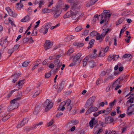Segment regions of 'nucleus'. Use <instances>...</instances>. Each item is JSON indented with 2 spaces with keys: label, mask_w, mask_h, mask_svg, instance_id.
<instances>
[{
  "label": "nucleus",
  "mask_w": 134,
  "mask_h": 134,
  "mask_svg": "<svg viewBox=\"0 0 134 134\" xmlns=\"http://www.w3.org/2000/svg\"><path fill=\"white\" fill-rule=\"evenodd\" d=\"M10 104L7 108L8 111H11L14 109L17 108L19 106L18 103H14L10 101Z\"/></svg>",
  "instance_id": "2"
},
{
  "label": "nucleus",
  "mask_w": 134,
  "mask_h": 134,
  "mask_svg": "<svg viewBox=\"0 0 134 134\" xmlns=\"http://www.w3.org/2000/svg\"><path fill=\"white\" fill-rule=\"evenodd\" d=\"M96 65V63L93 60H92L90 62L89 66L91 68H94Z\"/></svg>",
  "instance_id": "30"
},
{
  "label": "nucleus",
  "mask_w": 134,
  "mask_h": 134,
  "mask_svg": "<svg viewBox=\"0 0 134 134\" xmlns=\"http://www.w3.org/2000/svg\"><path fill=\"white\" fill-rule=\"evenodd\" d=\"M31 19L30 17L27 15L25 16L23 19L21 20V21L22 22H25L30 21Z\"/></svg>",
  "instance_id": "13"
},
{
  "label": "nucleus",
  "mask_w": 134,
  "mask_h": 134,
  "mask_svg": "<svg viewBox=\"0 0 134 134\" xmlns=\"http://www.w3.org/2000/svg\"><path fill=\"white\" fill-rule=\"evenodd\" d=\"M53 45V43L49 40H47L46 41L45 43L44 44L45 49L46 50L52 48Z\"/></svg>",
  "instance_id": "6"
},
{
  "label": "nucleus",
  "mask_w": 134,
  "mask_h": 134,
  "mask_svg": "<svg viewBox=\"0 0 134 134\" xmlns=\"http://www.w3.org/2000/svg\"><path fill=\"white\" fill-rule=\"evenodd\" d=\"M113 118L112 117H108L105 118V121L107 123H111L114 121Z\"/></svg>",
  "instance_id": "12"
},
{
  "label": "nucleus",
  "mask_w": 134,
  "mask_h": 134,
  "mask_svg": "<svg viewBox=\"0 0 134 134\" xmlns=\"http://www.w3.org/2000/svg\"><path fill=\"white\" fill-rule=\"evenodd\" d=\"M64 103L62 102L59 105V107L57 108V110L60 111H64L65 108V107L64 105Z\"/></svg>",
  "instance_id": "19"
},
{
  "label": "nucleus",
  "mask_w": 134,
  "mask_h": 134,
  "mask_svg": "<svg viewBox=\"0 0 134 134\" xmlns=\"http://www.w3.org/2000/svg\"><path fill=\"white\" fill-rule=\"evenodd\" d=\"M21 99L20 97H18L15 98L11 100V101L13 102L18 103V102Z\"/></svg>",
  "instance_id": "36"
},
{
  "label": "nucleus",
  "mask_w": 134,
  "mask_h": 134,
  "mask_svg": "<svg viewBox=\"0 0 134 134\" xmlns=\"http://www.w3.org/2000/svg\"><path fill=\"white\" fill-rule=\"evenodd\" d=\"M64 80H63L61 81L59 84V87L58 90V92H60L63 89L64 87L63 85L64 84Z\"/></svg>",
  "instance_id": "16"
},
{
  "label": "nucleus",
  "mask_w": 134,
  "mask_h": 134,
  "mask_svg": "<svg viewBox=\"0 0 134 134\" xmlns=\"http://www.w3.org/2000/svg\"><path fill=\"white\" fill-rule=\"evenodd\" d=\"M79 12L77 10L73 11L72 15V19L76 20L77 19H79L81 14L79 13Z\"/></svg>",
  "instance_id": "4"
},
{
  "label": "nucleus",
  "mask_w": 134,
  "mask_h": 134,
  "mask_svg": "<svg viewBox=\"0 0 134 134\" xmlns=\"http://www.w3.org/2000/svg\"><path fill=\"white\" fill-rule=\"evenodd\" d=\"M77 124L76 121V120L71 121L68 122L67 125V127H71L73 125H76Z\"/></svg>",
  "instance_id": "23"
},
{
  "label": "nucleus",
  "mask_w": 134,
  "mask_h": 134,
  "mask_svg": "<svg viewBox=\"0 0 134 134\" xmlns=\"http://www.w3.org/2000/svg\"><path fill=\"white\" fill-rule=\"evenodd\" d=\"M99 16H101V19H102L104 18V19L106 20L107 18V14L105 13V12H103L102 13L101 15H99Z\"/></svg>",
  "instance_id": "31"
},
{
  "label": "nucleus",
  "mask_w": 134,
  "mask_h": 134,
  "mask_svg": "<svg viewBox=\"0 0 134 134\" xmlns=\"http://www.w3.org/2000/svg\"><path fill=\"white\" fill-rule=\"evenodd\" d=\"M37 35V31L36 30H34L32 33L31 35L32 36H36Z\"/></svg>",
  "instance_id": "61"
},
{
  "label": "nucleus",
  "mask_w": 134,
  "mask_h": 134,
  "mask_svg": "<svg viewBox=\"0 0 134 134\" xmlns=\"http://www.w3.org/2000/svg\"><path fill=\"white\" fill-rule=\"evenodd\" d=\"M63 114V113H62L60 112L58 113L56 115V117L58 118H59L60 116H62Z\"/></svg>",
  "instance_id": "63"
},
{
  "label": "nucleus",
  "mask_w": 134,
  "mask_h": 134,
  "mask_svg": "<svg viewBox=\"0 0 134 134\" xmlns=\"http://www.w3.org/2000/svg\"><path fill=\"white\" fill-rule=\"evenodd\" d=\"M4 116V117H3L2 119V121L3 122L5 121L9 118V116L7 115H6Z\"/></svg>",
  "instance_id": "39"
},
{
  "label": "nucleus",
  "mask_w": 134,
  "mask_h": 134,
  "mask_svg": "<svg viewBox=\"0 0 134 134\" xmlns=\"http://www.w3.org/2000/svg\"><path fill=\"white\" fill-rule=\"evenodd\" d=\"M29 63V61L26 60L22 64V66L23 67H26L28 65Z\"/></svg>",
  "instance_id": "38"
},
{
  "label": "nucleus",
  "mask_w": 134,
  "mask_h": 134,
  "mask_svg": "<svg viewBox=\"0 0 134 134\" xmlns=\"http://www.w3.org/2000/svg\"><path fill=\"white\" fill-rule=\"evenodd\" d=\"M100 128V127L99 126V125L97 124L94 127V130L97 131L99 130Z\"/></svg>",
  "instance_id": "45"
},
{
  "label": "nucleus",
  "mask_w": 134,
  "mask_h": 134,
  "mask_svg": "<svg viewBox=\"0 0 134 134\" xmlns=\"http://www.w3.org/2000/svg\"><path fill=\"white\" fill-rule=\"evenodd\" d=\"M52 12H54V16L55 18L58 17L60 14L58 6H56L55 7H53L52 9Z\"/></svg>",
  "instance_id": "3"
},
{
  "label": "nucleus",
  "mask_w": 134,
  "mask_h": 134,
  "mask_svg": "<svg viewBox=\"0 0 134 134\" xmlns=\"http://www.w3.org/2000/svg\"><path fill=\"white\" fill-rule=\"evenodd\" d=\"M96 38L97 40H103L104 38L103 37L101 36V35L98 33L96 36Z\"/></svg>",
  "instance_id": "32"
},
{
  "label": "nucleus",
  "mask_w": 134,
  "mask_h": 134,
  "mask_svg": "<svg viewBox=\"0 0 134 134\" xmlns=\"http://www.w3.org/2000/svg\"><path fill=\"white\" fill-rule=\"evenodd\" d=\"M53 103L51 101H50L48 99L46 100L43 104V106L45 108V111H47L51 109L53 107Z\"/></svg>",
  "instance_id": "1"
},
{
  "label": "nucleus",
  "mask_w": 134,
  "mask_h": 134,
  "mask_svg": "<svg viewBox=\"0 0 134 134\" xmlns=\"http://www.w3.org/2000/svg\"><path fill=\"white\" fill-rule=\"evenodd\" d=\"M73 45L77 46V47H80L83 46L84 45V44L83 43L75 42L73 43Z\"/></svg>",
  "instance_id": "20"
},
{
  "label": "nucleus",
  "mask_w": 134,
  "mask_h": 134,
  "mask_svg": "<svg viewBox=\"0 0 134 134\" xmlns=\"http://www.w3.org/2000/svg\"><path fill=\"white\" fill-rule=\"evenodd\" d=\"M97 121L95 119V118H93L92 119L90 120L89 122L91 129H92L93 127V125H95L97 123Z\"/></svg>",
  "instance_id": "9"
},
{
  "label": "nucleus",
  "mask_w": 134,
  "mask_h": 134,
  "mask_svg": "<svg viewBox=\"0 0 134 134\" xmlns=\"http://www.w3.org/2000/svg\"><path fill=\"white\" fill-rule=\"evenodd\" d=\"M109 61H111L113 59H114V55H110L108 56Z\"/></svg>",
  "instance_id": "46"
},
{
  "label": "nucleus",
  "mask_w": 134,
  "mask_h": 134,
  "mask_svg": "<svg viewBox=\"0 0 134 134\" xmlns=\"http://www.w3.org/2000/svg\"><path fill=\"white\" fill-rule=\"evenodd\" d=\"M131 54H125L121 57L122 59H124V58L130 57Z\"/></svg>",
  "instance_id": "37"
},
{
  "label": "nucleus",
  "mask_w": 134,
  "mask_h": 134,
  "mask_svg": "<svg viewBox=\"0 0 134 134\" xmlns=\"http://www.w3.org/2000/svg\"><path fill=\"white\" fill-rule=\"evenodd\" d=\"M93 103L92 101L88 99L87 101L85 107L86 108H87L90 106H93Z\"/></svg>",
  "instance_id": "15"
},
{
  "label": "nucleus",
  "mask_w": 134,
  "mask_h": 134,
  "mask_svg": "<svg viewBox=\"0 0 134 134\" xmlns=\"http://www.w3.org/2000/svg\"><path fill=\"white\" fill-rule=\"evenodd\" d=\"M5 113V112L2 111L0 113V117H2L5 115H6Z\"/></svg>",
  "instance_id": "56"
},
{
  "label": "nucleus",
  "mask_w": 134,
  "mask_h": 134,
  "mask_svg": "<svg viewBox=\"0 0 134 134\" xmlns=\"http://www.w3.org/2000/svg\"><path fill=\"white\" fill-rule=\"evenodd\" d=\"M98 55L96 53H93L90 54V57L94 58H96L97 57Z\"/></svg>",
  "instance_id": "40"
},
{
  "label": "nucleus",
  "mask_w": 134,
  "mask_h": 134,
  "mask_svg": "<svg viewBox=\"0 0 134 134\" xmlns=\"http://www.w3.org/2000/svg\"><path fill=\"white\" fill-rule=\"evenodd\" d=\"M29 41V38L27 37H24L23 39V41L24 43H25Z\"/></svg>",
  "instance_id": "58"
},
{
  "label": "nucleus",
  "mask_w": 134,
  "mask_h": 134,
  "mask_svg": "<svg viewBox=\"0 0 134 134\" xmlns=\"http://www.w3.org/2000/svg\"><path fill=\"white\" fill-rule=\"evenodd\" d=\"M45 28L43 26L40 29V32L41 33H43L44 34V32L45 31Z\"/></svg>",
  "instance_id": "47"
},
{
  "label": "nucleus",
  "mask_w": 134,
  "mask_h": 134,
  "mask_svg": "<svg viewBox=\"0 0 134 134\" xmlns=\"http://www.w3.org/2000/svg\"><path fill=\"white\" fill-rule=\"evenodd\" d=\"M116 102V100L115 99L113 101L111 102L109 104V106L110 107L112 108L113 107L115 103Z\"/></svg>",
  "instance_id": "35"
},
{
  "label": "nucleus",
  "mask_w": 134,
  "mask_h": 134,
  "mask_svg": "<svg viewBox=\"0 0 134 134\" xmlns=\"http://www.w3.org/2000/svg\"><path fill=\"white\" fill-rule=\"evenodd\" d=\"M95 3L94 2V1L93 0H91L89 3H87V7H89L90 6L93 5Z\"/></svg>",
  "instance_id": "33"
},
{
  "label": "nucleus",
  "mask_w": 134,
  "mask_h": 134,
  "mask_svg": "<svg viewBox=\"0 0 134 134\" xmlns=\"http://www.w3.org/2000/svg\"><path fill=\"white\" fill-rule=\"evenodd\" d=\"M43 122L42 121L34 125L32 127V129L33 130L37 128V127L40 125H42Z\"/></svg>",
  "instance_id": "28"
},
{
  "label": "nucleus",
  "mask_w": 134,
  "mask_h": 134,
  "mask_svg": "<svg viewBox=\"0 0 134 134\" xmlns=\"http://www.w3.org/2000/svg\"><path fill=\"white\" fill-rule=\"evenodd\" d=\"M80 6L79 5V3L78 2L76 1L72 4V5L71 6L72 10L73 11H76V9H78L80 8Z\"/></svg>",
  "instance_id": "8"
},
{
  "label": "nucleus",
  "mask_w": 134,
  "mask_h": 134,
  "mask_svg": "<svg viewBox=\"0 0 134 134\" xmlns=\"http://www.w3.org/2000/svg\"><path fill=\"white\" fill-rule=\"evenodd\" d=\"M74 37L72 35H70L68 36L65 39V41L66 42H69L74 39Z\"/></svg>",
  "instance_id": "22"
},
{
  "label": "nucleus",
  "mask_w": 134,
  "mask_h": 134,
  "mask_svg": "<svg viewBox=\"0 0 134 134\" xmlns=\"http://www.w3.org/2000/svg\"><path fill=\"white\" fill-rule=\"evenodd\" d=\"M73 49L72 48H70L67 52V54L70 55L73 52Z\"/></svg>",
  "instance_id": "43"
},
{
  "label": "nucleus",
  "mask_w": 134,
  "mask_h": 134,
  "mask_svg": "<svg viewBox=\"0 0 134 134\" xmlns=\"http://www.w3.org/2000/svg\"><path fill=\"white\" fill-rule=\"evenodd\" d=\"M66 108H67L68 110H69V111H70L72 108V105H70L68 107Z\"/></svg>",
  "instance_id": "64"
},
{
  "label": "nucleus",
  "mask_w": 134,
  "mask_h": 134,
  "mask_svg": "<svg viewBox=\"0 0 134 134\" xmlns=\"http://www.w3.org/2000/svg\"><path fill=\"white\" fill-rule=\"evenodd\" d=\"M51 73L50 72L46 73L45 74V77L46 78H48L50 77L51 75Z\"/></svg>",
  "instance_id": "48"
},
{
  "label": "nucleus",
  "mask_w": 134,
  "mask_h": 134,
  "mask_svg": "<svg viewBox=\"0 0 134 134\" xmlns=\"http://www.w3.org/2000/svg\"><path fill=\"white\" fill-rule=\"evenodd\" d=\"M98 110V108L95 107L91 106L88 109L86 113V115H88L90 113L96 111Z\"/></svg>",
  "instance_id": "7"
},
{
  "label": "nucleus",
  "mask_w": 134,
  "mask_h": 134,
  "mask_svg": "<svg viewBox=\"0 0 134 134\" xmlns=\"http://www.w3.org/2000/svg\"><path fill=\"white\" fill-rule=\"evenodd\" d=\"M54 64L56 65L60 63V60L59 59H56L54 60Z\"/></svg>",
  "instance_id": "55"
},
{
  "label": "nucleus",
  "mask_w": 134,
  "mask_h": 134,
  "mask_svg": "<svg viewBox=\"0 0 134 134\" xmlns=\"http://www.w3.org/2000/svg\"><path fill=\"white\" fill-rule=\"evenodd\" d=\"M20 45L19 44H16L14 45V47L13 49L15 51L16 50L19 48Z\"/></svg>",
  "instance_id": "52"
},
{
  "label": "nucleus",
  "mask_w": 134,
  "mask_h": 134,
  "mask_svg": "<svg viewBox=\"0 0 134 134\" xmlns=\"http://www.w3.org/2000/svg\"><path fill=\"white\" fill-rule=\"evenodd\" d=\"M111 31V29L109 28H107V29H103V31L102 34H101V36L103 37V38H104V37L108 33V32L109 31Z\"/></svg>",
  "instance_id": "11"
},
{
  "label": "nucleus",
  "mask_w": 134,
  "mask_h": 134,
  "mask_svg": "<svg viewBox=\"0 0 134 134\" xmlns=\"http://www.w3.org/2000/svg\"><path fill=\"white\" fill-rule=\"evenodd\" d=\"M24 6L23 4L19 3H17L16 4V8L20 10Z\"/></svg>",
  "instance_id": "25"
},
{
  "label": "nucleus",
  "mask_w": 134,
  "mask_h": 134,
  "mask_svg": "<svg viewBox=\"0 0 134 134\" xmlns=\"http://www.w3.org/2000/svg\"><path fill=\"white\" fill-rule=\"evenodd\" d=\"M76 62H74V60L73 59V62L72 63H71L69 65V66H74L76 64Z\"/></svg>",
  "instance_id": "62"
},
{
  "label": "nucleus",
  "mask_w": 134,
  "mask_h": 134,
  "mask_svg": "<svg viewBox=\"0 0 134 134\" xmlns=\"http://www.w3.org/2000/svg\"><path fill=\"white\" fill-rule=\"evenodd\" d=\"M134 97H133L130 98L129 100H127V103H128V102H129V103H133V100L134 99Z\"/></svg>",
  "instance_id": "57"
},
{
  "label": "nucleus",
  "mask_w": 134,
  "mask_h": 134,
  "mask_svg": "<svg viewBox=\"0 0 134 134\" xmlns=\"http://www.w3.org/2000/svg\"><path fill=\"white\" fill-rule=\"evenodd\" d=\"M123 19H119L117 22L116 25H118L119 24H121L123 21Z\"/></svg>",
  "instance_id": "53"
},
{
  "label": "nucleus",
  "mask_w": 134,
  "mask_h": 134,
  "mask_svg": "<svg viewBox=\"0 0 134 134\" xmlns=\"http://www.w3.org/2000/svg\"><path fill=\"white\" fill-rule=\"evenodd\" d=\"M21 75V74L20 73H16L14 74V75H12L14 78H16L17 79L19 78V76Z\"/></svg>",
  "instance_id": "44"
},
{
  "label": "nucleus",
  "mask_w": 134,
  "mask_h": 134,
  "mask_svg": "<svg viewBox=\"0 0 134 134\" xmlns=\"http://www.w3.org/2000/svg\"><path fill=\"white\" fill-rule=\"evenodd\" d=\"M14 51L13 48L8 49V54H10L9 56H10L11 54Z\"/></svg>",
  "instance_id": "50"
},
{
  "label": "nucleus",
  "mask_w": 134,
  "mask_h": 134,
  "mask_svg": "<svg viewBox=\"0 0 134 134\" xmlns=\"http://www.w3.org/2000/svg\"><path fill=\"white\" fill-rule=\"evenodd\" d=\"M24 80H20L16 84V85L18 86V88L19 89H20L22 88L24 83Z\"/></svg>",
  "instance_id": "18"
},
{
  "label": "nucleus",
  "mask_w": 134,
  "mask_h": 134,
  "mask_svg": "<svg viewBox=\"0 0 134 134\" xmlns=\"http://www.w3.org/2000/svg\"><path fill=\"white\" fill-rule=\"evenodd\" d=\"M63 102L64 103V106L65 107V108H66L71 104V100L70 99H68L67 100L66 102L63 101Z\"/></svg>",
  "instance_id": "21"
},
{
  "label": "nucleus",
  "mask_w": 134,
  "mask_h": 134,
  "mask_svg": "<svg viewBox=\"0 0 134 134\" xmlns=\"http://www.w3.org/2000/svg\"><path fill=\"white\" fill-rule=\"evenodd\" d=\"M94 42L95 40L94 39H92L91 40L89 43L90 45L87 47V48L89 49L92 47L93 46Z\"/></svg>",
  "instance_id": "27"
},
{
  "label": "nucleus",
  "mask_w": 134,
  "mask_h": 134,
  "mask_svg": "<svg viewBox=\"0 0 134 134\" xmlns=\"http://www.w3.org/2000/svg\"><path fill=\"white\" fill-rule=\"evenodd\" d=\"M52 11V9L45 8L42 10V12L44 13H49Z\"/></svg>",
  "instance_id": "34"
},
{
  "label": "nucleus",
  "mask_w": 134,
  "mask_h": 134,
  "mask_svg": "<svg viewBox=\"0 0 134 134\" xmlns=\"http://www.w3.org/2000/svg\"><path fill=\"white\" fill-rule=\"evenodd\" d=\"M83 29L82 27L80 26H78L77 27H76L75 29V31L76 32H79V31L81 30H82Z\"/></svg>",
  "instance_id": "41"
},
{
  "label": "nucleus",
  "mask_w": 134,
  "mask_h": 134,
  "mask_svg": "<svg viewBox=\"0 0 134 134\" xmlns=\"http://www.w3.org/2000/svg\"><path fill=\"white\" fill-rule=\"evenodd\" d=\"M95 99H96L95 96H93L91 97H90V99H89L90 100L92 101V102H94V100Z\"/></svg>",
  "instance_id": "60"
},
{
  "label": "nucleus",
  "mask_w": 134,
  "mask_h": 134,
  "mask_svg": "<svg viewBox=\"0 0 134 134\" xmlns=\"http://www.w3.org/2000/svg\"><path fill=\"white\" fill-rule=\"evenodd\" d=\"M113 79V75H110L107 78L105 79V80L104 81L105 82H106L108 80L110 79Z\"/></svg>",
  "instance_id": "49"
},
{
  "label": "nucleus",
  "mask_w": 134,
  "mask_h": 134,
  "mask_svg": "<svg viewBox=\"0 0 134 134\" xmlns=\"http://www.w3.org/2000/svg\"><path fill=\"white\" fill-rule=\"evenodd\" d=\"M103 131V130L102 129L101 127L100 128L99 130L95 132V134H100Z\"/></svg>",
  "instance_id": "54"
},
{
  "label": "nucleus",
  "mask_w": 134,
  "mask_h": 134,
  "mask_svg": "<svg viewBox=\"0 0 134 134\" xmlns=\"http://www.w3.org/2000/svg\"><path fill=\"white\" fill-rule=\"evenodd\" d=\"M53 119H52V120L47 124V126L49 127L51 126L53 124Z\"/></svg>",
  "instance_id": "51"
},
{
  "label": "nucleus",
  "mask_w": 134,
  "mask_h": 134,
  "mask_svg": "<svg viewBox=\"0 0 134 134\" xmlns=\"http://www.w3.org/2000/svg\"><path fill=\"white\" fill-rule=\"evenodd\" d=\"M73 11L70 10L67 12V13L65 14L63 17L64 19L68 18L72 16Z\"/></svg>",
  "instance_id": "14"
},
{
  "label": "nucleus",
  "mask_w": 134,
  "mask_h": 134,
  "mask_svg": "<svg viewBox=\"0 0 134 134\" xmlns=\"http://www.w3.org/2000/svg\"><path fill=\"white\" fill-rule=\"evenodd\" d=\"M29 120V119L28 118H24L21 121L22 123V125H24L25 124H27Z\"/></svg>",
  "instance_id": "29"
},
{
  "label": "nucleus",
  "mask_w": 134,
  "mask_h": 134,
  "mask_svg": "<svg viewBox=\"0 0 134 134\" xmlns=\"http://www.w3.org/2000/svg\"><path fill=\"white\" fill-rule=\"evenodd\" d=\"M120 107H117L116 110L117 114H120L121 112V111L119 110Z\"/></svg>",
  "instance_id": "59"
},
{
  "label": "nucleus",
  "mask_w": 134,
  "mask_h": 134,
  "mask_svg": "<svg viewBox=\"0 0 134 134\" xmlns=\"http://www.w3.org/2000/svg\"><path fill=\"white\" fill-rule=\"evenodd\" d=\"M8 44V42L7 41V38L5 39H1L0 40V45L2 47H3L4 48L7 47Z\"/></svg>",
  "instance_id": "5"
},
{
  "label": "nucleus",
  "mask_w": 134,
  "mask_h": 134,
  "mask_svg": "<svg viewBox=\"0 0 134 134\" xmlns=\"http://www.w3.org/2000/svg\"><path fill=\"white\" fill-rule=\"evenodd\" d=\"M105 54V53L103 51V48H101L98 54V56L100 57H104Z\"/></svg>",
  "instance_id": "24"
},
{
  "label": "nucleus",
  "mask_w": 134,
  "mask_h": 134,
  "mask_svg": "<svg viewBox=\"0 0 134 134\" xmlns=\"http://www.w3.org/2000/svg\"><path fill=\"white\" fill-rule=\"evenodd\" d=\"M52 24L51 22H49L46 23L44 25V26L45 28V31L44 32V34L45 35L48 32V29H49L51 26Z\"/></svg>",
  "instance_id": "10"
},
{
  "label": "nucleus",
  "mask_w": 134,
  "mask_h": 134,
  "mask_svg": "<svg viewBox=\"0 0 134 134\" xmlns=\"http://www.w3.org/2000/svg\"><path fill=\"white\" fill-rule=\"evenodd\" d=\"M81 55L82 54L81 53H79L77 54L73 58V59L74 60V62H77Z\"/></svg>",
  "instance_id": "17"
},
{
  "label": "nucleus",
  "mask_w": 134,
  "mask_h": 134,
  "mask_svg": "<svg viewBox=\"0 0 134 134\" xmlns=\"http://www.w3.org/2000/svg\"><path fill=\"white\" fill-rule=\"evenodd\" d=\"M40 109V107L39 105L36 106L35 110L34 111V114L35 115H37L39 112Z\"/></svg>",
  "instance_id": "26"
},
{
  "label": "nucleus",
  "mask_w": 134,
  "mask_h": 134,
  "mask_svg": "<svg viewBox=\"0 0 134 134\" xmlns=\"http://www.w3.org/2000/svg\"><path fill=\"white\" fill-rule=\"evenodd\" d=\"M98 33L95 31H93L91 33L90 36H94L97 35Z\"/></svg>",
  "instance_id": "42"
}]
</instances>
